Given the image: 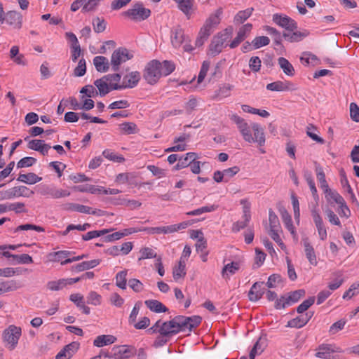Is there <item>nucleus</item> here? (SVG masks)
Listing matches in <instances>:
<instances>
[{"label":"nucleus","instance_id":"f257e3e1","mask_svg":"<svg viewBox=\"0 0 359 359\" xmlns=\"http://www.w3.org/2000/svg\"><path fill=\"white\" fill-rule=\"evenodd\" d=\"M161 68V63L158 60L150 61L144 68L143 78L150 85L156 83L162 75Z\"/></svg>","mask_w":359,"mask_h":359},{"label":"nucleus","instance_id":"f03ea898","mask_svg":"<svg viewBox=\"0 0 359 359\" xmlns=\"http://www.w3.org/2000/svg\"><path fill=\"white\" fill-rule=\"evenodd\" d=\"M233 27L229 26L226 27L222 32L215 35L210 44L209 48L211 53L217 55L222 52L224 42L231 37L233 34Z\"/></svg>","mask_w":359,"mask_h":359},{"label":"nucleus","instance_id":"7ed1b4c3","mask_svg":"<svg viewBox=\"0 0 359 359\" xmlns=\"http://www.w3.org/2000/svg\"><path fill=\"white\" fill-rule=\"evenodd\" d=\"M151 10L144 7L142 2L135 3L133 7L122 13V15L136 22L143 21L151 15Z\"/></svg>","mask_w":359,"mask_h":359},{"label":"nucleus","instance_id":"20e7f679","mask_svg":"<svg viewBox=\"0 0 359 359\" xmlns=\"http://www.w3.org/2000/svg\"><path fill=\"white\" fill-rule=\"evenodd\" d=\"M162 327L165 329L167 332H163L165 335H175L180 332L187 331L185 327V322L183 320V316H177L168 321L163 322Z\"/></svg>","mask_w":359,"mask_h":359},{"label":"nucleus","instance_id":"39448f33","mask_svg":"<svg viewBox=\"0 0 359 359\" xmlns=\"http://www.w3.org/2000/svg\"><path fill=\"white\" fill-rule=\"evenodd\" d=\"M21 336V328L15 325H10L6 330L4 331L3 338L4 341L7 342L8 348L10 351L13 350Z\"/></svg>","mask_w":359,"mask_h":359},{"label":"nucleus","instance_id":"423d86ee","mask_svg":"<svg viewBox=\"0 0 359 359\" xmlns=\"http://www.w3.org/2000/svg\"><path fill=\"white\" fill-rule=\"evenodd\" d=\"M133 55L130 54L128 49L126 48H118L115 50L111 57V69L114 72H117L119 69V66L123 62L132 59Z\"/></svg>","mask_w":359,"mask_h":359},{"label":"nucleus","instance_id":"0eeeda50","mask_svg":"<svg viewBox=\"0 0 359 359\" xmlns=\"http://www.w3.org/2000/svg\"><path fill=\"white\" fill-rule=\"evenodd\" d=\"M273 22L286 31H294L297 29V23L287 15L275 13L273 15Z\"/></svg>","mask_w":359,"mask_h":359},{"label":"nucleus","instance_id":"6e6552de","mask_svg":"<svg viewBox=\"0 0 359 359\" xmlns=\"http://www.w3.org/2000/svg\"><path fill=\"white\" fill-rule=\"evenodd\" d=\"M140 78L141 75L139 72H132L123 76L121 84L117 83V85H114V88H116V90L133 88L137 85Z\"/></svg>","mask_w":359,"mask_h":359},{"label":"nucleus","instance_id":"1a4fd4ad","mask_svg":"<svg viewBox=\"0 0 359 359\" xmlns=\"http://www.w3.org/2000/svg\"><path fill=\"white\" fill-rule=\"evenodd\" d=\"M113 357L115 359H126L136 354L135 347L128 345L115 346L113 349Z\"/></svg>","mask_w":359,"mask_h":359},{"label":"nucleus","instance_id":"9d476101","mask_svg":"<svg viewBox=\"0 0 359 359\" xmlns=\"http://www.w3.org/2000/svg\"><path fill=\"white\" fill-rule=\"evenodd\" d=\"M22 15L15 11H11L7 13L4 12L2 16V24L6 22L8 25L13 26L15 29H20L22 27Z\"/></svg>","mask_w":359,"mask_h":359},{"label":"nucleus","instance_id":"9b49d317","mask_svg":"<svg viewBox=\"0 0 359 359\" xmlns=\"http://www.w3.org/2000/svg\"><path fill=\"white\" fill-rule=\"evenodd\" d=\"M316 357L323 359H330L331 353L334 352H340V348L335 347L334 345L323 344L316 349Z\"/></svg>","mask_w":359,"mask_h":359},{"label":"nucleus","instance_id":"f8f14e48","mask_svg":"<svg viewBox=\"0 0 359 359\" xmlns=\"http://www.w3.org/2000/svg\"><path fill=\"white\" fill-rule=\"evenodd\" d=\"M222 14V9L218 8L215 13L211 14L209 18L205 20L203 26L201 27L203 29L211 34L212 29L220 22V15Z\"/></svg>","mask_w":359,"mask_h":359},{"label":"nucleus","instance_id":"ddd939ff","mask_svg":"<svg viewBox=\"0 0 359 359\" xmlns=\"http://www.w3.org/2000/svg\"><path fill=\"white\" fill-rule=\"evenodd\" d=\"M313 311H309L304 315L292 318L287 322L286 326L294 328H302L308 323L310 319L313 317Z\"/></svg>","mask_w":359,"mask_h":359},{"label":"nucleus","instance_id":"4468645a","mask_svg":"<svg viewBox=\"0 0 359 359\" xmlns=\"http://www.w3.org/2000/svg\"><path fill=\"white\" fill-rule=\"evenodd\" d=\"M264 282H255L248 292V298L251 302H257L265 293V288L262 287Z\"/></svg>","mask_w":359,"mask_h":359},{"label":"nucleus","instance_id":"2eb2a0df","mask_svg":"<svg viewBox=\"0 0 359 359\" xmlns=\"http://www.w3.org/2000/svg\"><path fill=\"white\" fill-rule=\"evenodd\" d=\"M252 28V25L250 23H247L242 26L239 29L236 37L229 44V47L231 48L237 47L245 39L247 34L251 32Z\"/></svg>","mask_w":359,"mask_h":359},{"label":"nucleus","instance_id":"dca6fc26","mask_svg":"<svg viewBox=\"0 0 359 359\" xmlns=\"http://www.w3.org/2000/svg\"><path fill=\"white\" fill-rule=\"evenodd\" d=\"M309 35V32L306 29L302 32L296 29L294 31L283 32V38L290 43L301 41Z\"/></svg>","mask_w":359,"mask_h":359},{"label":"nucleus","instance_id":"f3484780","mask_svg":"<svg viewBox=\"0 0 359 359\" xmlns=\"http://www.w3.org/2000/svg\"><path fill=\"white\" fill-rule=\"evenodd\" d=\"M266 89L271 91H287L294 90L296 88L293 83L290 81L283 82L281 81H278L267 84Z\"/></svg>","mask_w":359,"mask_h":359},{"label":"nucleus","instance_id":"a211bd4d","mask_svg":"<svg viewBox=\"0 0 359 359\" xmlns=\"http://www.w3.org/2000/svg\"><path fill=\"white\" fill-rule=\"evenodd\" d=\"M303 245L304 247V251L306 254V257L308 259L309 263L311 265L316 266L317 265V259L316 255L314 251L313 246L311 245L309 242V239L308 237H304L302 238Z\"/></svg>","mask_w":359,"mask_h":359},{"label":"nucleus","instance_id":"6ab92c4d","mask_svg":"<svg viewBox=\"0 0 359 359\" xmlns=\"http://www.w3.org/2000/svg\"><path fill=\"white\" fill-rule=\"evenodd\" d=\"M198 154L195 152H189L184 157L178 159V163L173 167V170H178L190 166L191 161L198 158Z\"/></svg>","mask_w":359,"mask_h":359},{"label":"nucleus","instance_id":"aec40b11","mask_svg":"<svg viewBox=\"0 0 359 359\" xmlns=\"http://www.w3.org/2000/svg\"><path fill=\"white\" fill-rule=\"evenodd\" d=\"M251 128L254 132L252 142H257L259 146H263L266 140L264 128L257 123H252L251 124Z\"/></svg>","mask_w":359,"mask_h":359},{"label":"nucleus","instance_id":"412c9836","mask_svg":"<svg viewBox=\"0 0 359 359\" xmlns=\"http://www.w3.org/2000/svg\"><path fill=\"white\" fill-rule=\"evenodd\" d=\"M278 210L281 215L283 223L285 224L286 228L290 231L291 234L294 237L296 236V233L294 231V227L292 224L291 215L288 213L287 210L282 205H280L278 208Z\"/></svg>","mask_w":359,"mask_h":359},{"label":"nucleus","instance_id":"4be33fe9","mask_svg":"<svg viewBox=\"0 0 359 359\" xmlns=\"http://www.w3.org/2000/svg\"><path fill=\"white\" fill-rule=\"evenodd\" d=\"M101 262V259H96L90 261H85L81 263L77 264L76 265L72 266V271L81 272L86 270H88L93 269L100 264Z\"/></svg>","mask_w":359,"mask_h":359},{"label":"nucleus","instance_id":"5701e85b","mask_svg":"<svg viewBox=\"0 0 359 359\" xmlns=\"http://www.w3.org/2000/svg\"><path fill=\"white\" fill-rule=\"evenodd\" d=\"M22 287L20 282L11 280L9 281H3L0 283V295L3 293L15 291Z\"/></svg>","mask_w":359,"mask_h":359},{"label":"nucleus","instance_id":"b1692460","mask_svg":"<svg viewBox=\"0 0 359 359\" xmlns=\"http://www.w3.org/2000/svg\"><path fill=\"white\" fill-rule=\"evenodd\" d=\"M94 85L97 88L99 94L100 96H104L108 94L111 90H116L114 88V85H117V83H104L102 80H95L94 81Z\"/></svg>","mask_w":359,"mask_h":359},{"label":"nucleus","instance_id":"393cba45","mask_svg":"<svg viewBox=\"0 0 359 359\" xmlns=\"http://www.w3.org/2000/svg\"><path fill=\"white\" fill-rule=\"evenodd\" d=\"M93 64L99 72H106L109 69V62L104 56H96L93 59Z\"/></svg>","mask_w":359,"mask_h":359},{"label":"nucleus","instance_id":"a878e982","mask_svg":"<svg viewBox=\"0 0 359 359\" xmlns=\"http://www.w3.org/2000/svg\"><path fill=\"white\" fill-rule=\"evenodd\" d=\"M116 341V337L113 335H99L94 341L93 345L96 347H102L106 345L114 344Z\"/></svg>","mask_w":359,"mask_h":359},{"label":"nucleus","instance_id":"bb28decb","mask_svg":"<svg viewBox=\"0 0 359 359\" xmlns=\"http://www.w3.org/2000/svg\"><path fill=\"white\" fill-rule=\"evenodd\" d=\"M13 198L17 197H30L34 192L30 190L28 187L21 185L11 188Z\"/></svg>","mask_w":359,"mask_h":359},{"label":"nucleus","instance_id":"cd10ccee","mask_svg":"<svg viewBox=\"0 0 359 359\" xmlns=\"http://www.w3.org/2000/svg\"><path fill=\"white\" fill-rule=\"evenodd\" d=\"M183 320L185 322L186 330L191 332L201 323L202 318L199 316H192L190 317L183 316Z\"/></svg>","mask_w":359,"mask_h":359},{"label":"nucleus","instance_id":"c85d7f7f","mask_svg":"<svg viewBox=\"0 0 359 359\" xmlns=\"http://www.w3.org/2000/svg\"><path fill=\"white\" fill-rule=\"evenodd\" d=\"M175 1L177 3L178 8L189 18L194 6V0H177Z\"/></svg>","mask_w":359,"mask_h":359},{"label":"nucleus","instance_id":"c756f323","mask_svg":"<svg viewBox=\"0 0 359 359\" xmlns=\"http://www.w3.org/2000/svg\"><path fill=\"white\" fill-rule=\"evenodd\" d=\"M144 304L151 311L155 313H164L168 311V309L158 300H146Z\"/></svg>","mask_w":359,"mask_h":359},{"label":"nucleus","instance_id":"7c9ffc66","mask_svg":"<svg viewBox=\"0 0 359 359\" xmlns=\"http://www.w3.org/2000/svg\"><path fill=\"white\" fill-rule=\"evenodd\" d=\"M42 178L39 177L34 172H29L27 174H20L17 180L19 182H24L27 184H34L40 181Z\"/></svg>","mask_w":359,"mask_h":359},{"label":"nucleus","instance_id":"2f4dec72","mask_svg":"<svg viewBox=\"0 0 359 359\" xmlns=\"http://www.w3.org/2000/svg\"><path fill=\"white\" fill-rule=\"evenodd\" d=\"M278 62L280 67L287 76H292L294 75V69L286 58L280 57L278 58Z\"/></svg>","mask_w":359,"mask_h":359},{"label":"nucleus","instance_id":"473e14b6","mask_svg":"<svg viewBox=\"0 0 359 359\" xmlns=\"http://www.w3.org/2000/svg\"><path fill=\"white\" fill-rule=\"evenodd\" d=\"M172 43L175 46H180L184 41V31L180 27H177L172 31Z\"/></svg>","mask_w":359,"mask_h":359},{"label":"nucleus","instance_id":"72a5a7b5","mask_svg":"<svg viewBox=\"0 0 359 359\" xmlns=\"http://www.w3.org/2000/svg\"><path fill=\"white\" fill-rule=\"evenodd\" d=\"M119 128L125 135L136 134L139 132L137 125L133 122H124L119 125Z\"/></svg>","mask_w":359,"mask_h":359},{"label":"nucleus","instance_id":"f704fd0d","mask_svg":"<svg viewBox=\"0 0 359 359\" xmlns=\"http://www.w3.org/2000/svg\"><path fill=\"white\" fill-rule=\"evenodd\" d=\"M163 332H167L165 329L161 327L158 333L160 334L155 339L154 342V346L156 348L161 347L164 346L170 340L171 335H165L163 334Z\"/></svg>","mask_w":359,"mask_h":359},{"label":"nucleus","instance_id":"c9c22d12","mask_svg":"<svg viewBox=\"0 0 359 359\" xmlns=\"http://www.w3.org/2000/svg\"><path fill=\"white\" fill-rule=\"evenodd\" d=\"M325 194L329 202L332 200L337 204H343L344 199L337 191L327 189L325 190Z\"/></svg>","mask_w":359,"mask_h":359},{"label":"nucleus","instance_id":"e433bc0d","mask_svg":"<svg viewBox=\"0 0 359 359\" xmlns=\"http://www.w3.org/2000/svg\"><path fill=\"white\" fill-rule=\"evenodd\" d=\"M66 205H67L66 209L68 210H72V211H76V212L86 213V214L90 213V210H92V208H90L89 206H86V205H81V204H78V203H67Z\"/></svg>","mask_w":359,"mask_h":359},{"label":"nucleus","instance_id":"4c0bfd02","mask_svg":"<svg viewBox=\"0 0 359 359\" xmlns=\"http://www.w3.org/2000/svg\"><path fill=\"white\" fill-rule=\"evenodd\" d=\"M254 11V8H248L244 11H239L234 17V21L242 24L248 18L250 17L252 12Z\"/></svg>","mask_w":359,"mask_h":359},{"label":"nucleus","instance_id":"58836bf2","mask_svg":"<svg viewBox=\"0 0 359 359\" xmlns=\"http://www.w3.org/2000/svg\"><path fill=\"white\" fill-rule=\"evenodd\" d=\"M316 172L317 179L320 184V187L324 191L327 190V189H330L328 187V184L325 180V175L324 173L323 168L320 165H316Z\"/></svg>","mask_w":359,"mask_h":359},{"label":"nucleus","instance_id":"ea45409f","mask_svg":"<svg viewBox=\"0 0 359 359\" xmlns=\"http://www.w3.org/2000/svg\"><path fill=\"white\" fill-rule=\"evenodd\" d=\"M93 26L94 32L96 33L103 32L107 27V22L103 18L96 17L93 20Z\"/></svg>","mask_w":359,"mask_h":359},{"label":"nucleus","instance_id":"a19ab883","mask_svg":"<svg viewBox=\"0 0 359 359\" xmlns=\"http://www.w3.org/2000/svg\"><path fill=\"white\" fill-rule=\"evenodd\" d=\"M67 285L65 279H60L58 280L49 281L46 287L48 290L52 291H58L63 289Z\"/></svg>","mask_w":359,"mask_h":359},{"label":"nucleus","instance_id":"79ce46f5","mask_svg":"<svg viewBox=\"0 0 359 359\" xmlns=\"http://www.w3.org/2000/svg\"><path fill=\"white\" fill-rule=\"evenodd\" d=\"M127 270H123L118 272L116 276V285L119 288L124 290L126 288L127 283Z\"/></svg>","mask_w":359,"mask_h":359},{"label":"nucleus","instance_id":"37998d69","mask_svg":"<svg viewBox=\"0 0 359 359\" xmlns=\"http://www.w3.org/2000/svg\"><path fill=\"white\" fill-rule=\"evenodd\" d=\"M240 268V264L236 262H231L229 264H226L222 270V276L223 278H226L227 276L226 272L229 271L231 274H234L236 271Z\"/></svg>","mask_w":359,"mask_h":359},{"label":"nucleus","instance_id":"c03bdc74","mask_svg":"<svg viewBox=\"0 0 359 359\" xmlns=\"http://www.w3.org/2000/svg\"><path fill=\"white\" fill-rule=\"evenodd\" d=\"M269 220L270 225V230L280 229V225L279 222V219L276 213L272 210V209H269Z\"/></svg>","mask_w":359,"mask_h":359},{"label":"nucleus","instance_id":"a18cd8bd","mask_svg":"<svg viewBox=\"0 0 359 359\" xmlns=\"http://www.w3.org/2000/svg\"><path fill=\"white\" fill-rule=\"evenodd\" d=\"M270 39L268 36H262L255 37L252 41V45L255 49H258L262 46L269 45Z\"/></svg>","mask_w":359,"mask_h":359},{"label":"nucleus","instance_id":"49530a36","mask_svg":"<svg viewBox=\"0 0 359 359\" xmlns=\"http://www.w3.org/2000/svg\"><path fill=\"white\" fill-rule=\"evenodd\" d=\"M305 290L303 289H299L288 293L287 300H289L290 305L297 302L301 297L305 295Z\"/></svg>","mask_w":359,"mask_h":359},{"label":"nucleus","instance_id":"de8ad7c7","mask_svg":"<svg viewBox=\"0 0 359 359\" xmlns=\"http://www.w3.org/2000/svg\"><path fill=\"white\" fill-rule=\"evenodd\" d=\"M175 69V65L174 62L169 60H164L163 63H161V71L162 74L164 76H168L174 72Z\"/></svg>","mask_w":359,"mask_h":359},{"label":"nucleus","instance_id":"09e8293b","mask_svg":"<svg viewBox=\"0 0 359 359\" xmlns=\"http://www.w3.org/2000/svg\"><path fill=\"white\" fill-rule=\"evenodd\" d=\"M140 253L141 254V256L138 259L139 261L145 259L157 257V254L154 251L153 249L149 247H144L141 248V250H140Z\"/></svg>","mask_w":359,"mask_h":359},{"label":"nucleus","instance_id":"8fccbe9b","mask_svg":"<svg viewBox=\"0 0 359 359\" xmlns=\"http://www.w3.org/2000/svg\"><path fill=\"white\" fill-rule=\"evenodd\" d=\"M311 130H316L317 128L313 124H309L306 127V135L309 137H311L313 141H316V142L320 143L321 144H324L325 140L316 133L311 132Z\"/></svg>","mask_w":359,"mask_h":359},{"label":"nucleus","instance_id":"3c124183","mask_svg":"<svg viewBox=\"0 0 359 359\" xmlns=\"http://www.w3.org/2000/svg\"><path fill=\"white\" fill-rule=\"evenodd\" d=\"M314 302L315 297H310L297 306V312L298 313H303L304 311H307L309 308L314 304Z\"/></svg>","mask_w":359,"mask_h":359},{"label":"nucleus","instance_id":"603ef678","mask_svg":"<svg viewBox=\"0 0 359 359\" xmlns=\"http://www.w3.org/2000/svg\"><path fill=\"white\" fill-rule=\"evenodd\" d=\"M27 230H34L38 232H44L45 229L43 227L37 226L32 224H25L18 226L15 230V232H17L18 231H27Z\"/></svg>","mask_w":359,"mask_h":359},{"label":"nucleus","instance_id":"864d4df0","mask_svg":"<svg viewBox=\"0 0 359 359\" xmlns=\"http://www.w3.org/2000/svg\"><path fill=\"white\" fill-rule=\"evenodd\" d=\"M230 118L236 124L240 132L250 126L244 118L240 117L237 114L231 115Z\"/></svg>","mask_w":359,"mask_h":359},{"label":"nucleus","instance_id":"5fc2aeb1","mask_svg":"<svg viewBox=\"0 0 359 359\" xmlns=\"http://www.w3.org/2000/svg\"><path fill=\"white\" fill-rule=\"evenodd\" d=\"M241 203L243 205V222L248 224L251 219L250 204L245 199H242Z\"/></svg>","mask_w":359,"mask_h":359},{"label":"nucleus","instance_id":"6e6d98bb","mask_svg":"<svg viewBox=\"0 0 359 359\" xmlns=\"http://www.w3.org/2000/svg\"><path fill=\"white\" fill-rule=\"evenodd\" d=\"M210 36V32H206L205 30L201 28L198 37L196 38L195 44L196 46L200 47L202 46L205 41H207L208 37Z\"/></svg>","mask_w":359,"mask_h":359},{"label":"nucleus","instance_id":"4d7b16f0","mask_svg":"<svg viewBox=\"0 0 359 359\" xmlns=\"http://www.w3.org/2000/svg\"><path fill=\"white\" fill-rule=\"evenodd\" d=\"M102 155L107 159L111 161L123 163L125 161L124 157L122 155H116V154L111 152L110 150L106 149L102 152Z\"/></svg>","mask_w":359,"mask_h":359},{"label":"nucleus","instance_id":"13d9d810","mask_svg":"<svg viewBox=\"0 0 359 359\" xmlns=\"http://www.w3.org/2000/svg\"><path fill=\"white\" fill-rule=\"evenodd\" d=\"M86 72V60L81 58L78 63L77 67L74 70L75 76H83Z\"/></svg>","mask_w":359,"mask_h":359},{"label":"nucleus","instance_id":"bf43d9fd","mask_svg":"<svg viewBox=\"0 0 359 359\" xmlns=\"http://www.w3.org/2000/svg\"><path fill=\"white\" fill-rule=\"evenodd\" d=\"M256 257L253 269L259 267L264 262L266 255L259 248L255 249Z\"/></svg>","mask_w":359,"mask_h":359},{"label":"nucleus","instance_id":"052dcab7","mask_svg":"<svg viewBox=\"0 0 359 359\" xmlns=\"http://www.w3.org/2000/svg\"><path fill=\"white\" fill-rule=\"evenodd\" d=\"M13 259L16 262L17 264H31L33 263V259L27 254L15 255L13 256Z\"/></svg>","mask_w":359,"mask_h":359},{"label":"nucleus","instance_id":"680f3d73","mask_svg":"<svg viewBox=\"0 0 359 359\" xmlns=\"http://www.w3.org/2000/svg\"><path fill=\"white\" fill-rule=\"evenodd\" d=\"M282 282V278L279 274L274 273L271 275L268 278V281L266 283V285L269 288H274L276 286V284L280 283Z\"/></svg>","mask_w":359,"mask_h":359},{"label":"nucleus","instance_id":"e2e57ef3","mask_svg":"<svg viewBox=\"0 0 359 359\" xmlns=\"http://www.w3.org/2000/svg\"><path fill=\"white\" fill-rule=\"evenodd\" d=\"M36 162V159L34 157H24L17 163L18 168L30 167Z\"/></svg>","mask_w":359,"mask_h":359},{"label":"nucleus","instance_id":"0e129e2a","mask_svg":"<svg viewBox=\"0 0 359 359\" xmlns=\"http://www.w3.org/2000/svg\"><path fill=\"white\" fill-rule=\"evenodd\" d=\"M48 195L52 196L53 198H59L69 196L70 193L66 190L51 188L50 191L48 192Z\"/></svg>","mask_w":359,"mask_h":359},{"label":"nucleus","instance_id":"69168bd1","mask_svg":"<svg viewBox=\"0 0 359 359\" xmlns=\"http://www.w3.org/2000/svg\"><path fill=\"white\" fill-rule=\"evenodd\" d=\"M232 88L233 86L229 84H224L223 86L220 87L217 91H216L215 96L220 97H229L230 95V90Z\"/></svg>","mask_w":359,"mask_h":359},{"label":"nucleus","instance_id":"338daca9","mask_svg":"<svg viewBox=\"0 0 359 359\" xmlns=\"http://www.w3.org/2000/svg\"><path fill=\"white\" fill-rule=\"evenodd\" d=\"M350 116L355 122H359V107L355 102L350 104Z\"/></svg>","mask_w":359,"mask_h":359},{"label":"nucleus","instance_id":"774afa93","mask_svg":"<svg viewBox=\"0 0 359 359\" xmlns=\"http://www.w3.org/2000/svg\"><path fill=\"white\" fill-rule=\"evenodd\" d=\"M129 287L135 292H140L143 290L144 286L141 281L136 278L130 279L128 281Z\"/></svg>","mask_w":359,"mask_h":359}]
</instances>
